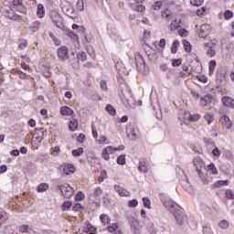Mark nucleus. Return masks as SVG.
I'll use <instances>...</instances> for the list:
<instances>
[{
	"label": "nucleus",
	"instance_id": "obj_1",
	"mask_svg": "<svg viewBox=\"0 0 234 234\" xmlns=\"http://www.w3.org/2000/svg\"><path fill=\"white\" fill-rule=\"evenodd\" d=\"M165 207L170 213H173L175 219L176 220L177 224L182 225L186 220V213L184 212V208L180 207L178 204L168 200L165 202Z\"/></svg>",
	"mask_w": 234,
	"mask_h": 234
},
{
	"label": "nucleus",
	"instance_id": "obj_2",
	"mask_svg": "<svg viewBox=\"0 0 234 234\" xmlns=\"http://www.w3.org/2000/svg\"><path fill=\"white\" fill-rule=\"evenodd\" d=\"M134 59L138 70H145L146 72H149V67H147V65L145 64V60L144 59L142 54L136 53L134 55Z\"/></svg>",
	"mask_w": 234,
	"mask_h": 234
},
{
	"label": "nucleus",
	"instance_id": "obj_3",
	"mask_svg": "<svg viewBox=\"0 0 234 234\" xmlns=\"http://www.w3.org/2000/svg\"><path fill=\"white\" fill-rule=\"evenodd\" d=\"M61 5L63 14L68 17H70V19H74L76 17V11L74 10V7H72L69 2H66V5H63V0H61Z\"/></svg>",
	"mask_w": 234,
	"mask_h": 234
},
{
	"label": "nucleus",
	"instance_id": "obj_4",
	"mask_svg": "<svg viewBox=\"0 0 234 234\" xmlns=\"http://www.w3.org/2000/svg\"><path fill=\"white\" fill-rule=\"evenodd\" d=\"M60 193L64 198H70L74 195V188L69 184H64L60 186Z\"/></svg>",
	"mask_w": 234,
	"mask_h": 234
},
{
	"label": "nucleus",
	"instance_id": "obj_5",
	"mask_svg": "<svg viewBox=\"0 0 234 234\" xmlns=\"http://www.w3.org/2000/svg\"><path fill=\"white\" fill-rule=\"evenodd\" d=\"M176 173L179 176V183L181 184V186H183V187L187 189V187H189V180L187 179V176L186 175V172H184L182 168L178 167V169L176 170Z\"/></svg>",
	"mask_w": 234,
	"mask_h": 234
},
{
	"label": "nucleus",
	"instance_id": "obj_6",
	"mask_svg": "<svg viewBox=\"0 0 234 234\" xmlns=\"http://www.w3.org/2000/svg\"><path fill=\"white\" fill-rule=\"evenodd\" d=\"M101 195H103V189L101 187H96L92 194L89 196V199L91 200V202H100L101 200Z\"/></svg>",
	"mask_w": 234,
	"mask_h": 234
},
{
	"label": "nucleus",
	"instance_id": "obj_7",
	"mask_svg": "<svg viewBox=\"0 0 234 234\" xmlns=\"http://www.w3.org/2000/svg\"><path fill=\"white\" fill-rule=\"evenodd\" d=\"M191 118V113L186 110H179L178 112V120H180L183 123L187 125L189 123V119Z\"/></svg>",
	"mask_w": 234,
	"mask_h": 234
},
{
	"label": "nucleus",
	"instance_id": "obj_8",
	"mask_svg": "<svg viewBox=\"0 0 234 234\" xmlns=\"http://www.w3.org/2000/svg\"><path fill=\"white\" fill-rule=\"evenodd\" d=\"M14 10L16 9H6L3 11V14L5 17H7V19H11L12 21H20L21 19V16L16 15V13H14Z\"/></svg>",
	"mask_w": 234,
	"mask_h": 234
},
{
	"label": "nucleus",
	"instance_id": "obj_9",
	"mask_svg": "<svg viewBox=\"0 0 234 234\" xmlns=\"http://www.w3.org/2000/svg\"><path fill=\"white\" fill-rule=\"evenodd\" d=\"M199 37H207L209 34H211V26L208 24H203L199 27Z\"/></svg>",
	"mask_w": 234,
	"mask_h": 234
},
{
	"label": "nucleus",
	"instance_id": "obj_10",
	"mask_svg": "<svg viewBox=\"0 0 234 234\" xmlns=\"http://www.w3.org/2000/svg\"><path fill=\"white\" fill-rule=\"evenodd\" d=\"M126 134L129 140L134 141L136 140V138H138V136L136 135V130L134 129V126H133L132 124H127Z\"/></svg>",
	"mask_w": 234,
	"mask_h": 234
},
{
	"label": "nucleus",
	"instance_id": "obj_11",
	"mask_svg": "<svg viewBox=\"0 0 234 234\" xmlns=\"http://www.w3.org/2000/svg\"><path fill=\"white\" fill-rule=\"evenodd\" d=\"M125 217L128 220V224L130 226H133V224H136V217L134 216V211L129 209L125 211Z\"/></svg>",
	"mask_w": 234,
	"mask_h": 234
},
{
	"label": "nucleus",
	"instance_id": "obj_12",
	"mask_svg": "<svg viewBox=\"0 0 234 234\" xmlns=\"http://www.w3.org/2000/svg\"><path fill=\"white\" fill-rule=\"evenodd\" d=\"M61 30L64 34H66V36H69V37H70L71 39H75L78 41V39H80V37H78V34L74 33V31L70 30L69 27L63 26L61 27Z\"/></svg>",
	"mask_w": 234,
	"mask_h": 234
},
{
	"label": "nucleus",
	"instance_id": "obj_13",
	"mask_svg": "<svg viewBox=\"0 0 234 234\" xmlns=\"http://www.w3.org/2000/svg\"><path fill=\"white\" fill-rule=\"evenodd\" d=\"M113 189H114V191H116V193H118L120 195V197H129V195H131L129 190L123 188L120 185H115L113 186Z\"/></svg>",
	"mask_w": 234,
	"mask_h": 234
},
{
	"label": "nucleus",
	"instance_id": "obj_14",
	"mask_svg": "<svg viewBox=\"0 0 234 234\" xmlns=\"http://www.w3.org/2000/svg\"><path fill=\"white\" fill-rule=\"evenodd\" d=\"M221 101L225 107L234 109V99L229 96L222 97Z\"/></svg>",
	"mask_w": 234,
	"mask_h": 234
},
{
	"label": "nucleus",
	"instance_id": "obj_15",
	"mask_svg": "<svg viewBox=\"0 0 234 234\" xmlns=\"http://www.w3.org/2000/svg\"><path fill=\"white\" fill-rule=\"evenodd\" d=\"M220 123L225 127V129H231V120H229V117L223 115L219 118Z\"/></svg>",
	"mask_w": 234,
	"mask_h": 234
},
{
	"label": "nucleus",
	"instance_id": "obj_16",
	"mask_svg": "<svg viewBox=\"0 0 234 234\" xmlns=\"http://www.w3.org/2000/svg\"><path fill=\"white\" fill-rule=\"evenodd\" d=\"M63 173L64 175H73V173H76V166L72 164L64 165Z\"/></svg>",
	"mask_w": 234,
	"mask_h": 234
},
{
	"label": "nucleus",
	"instance_id": "obj_17",
	"mask_svg": "<svg viewBox=\"0 0 234 234\" xmlns=\"http://www.w3.org/2000/svg\"><path fill=\"white\" fill-rule=\"evenodd\" d=\"M49 17L56 27H59L58 25L59 23V13L57 10L50 11Z\"/></svg>",
	"mask_w": 234,
	"mask_h": 234
},
{
	"label": "nucleus",
	"instance_id": "obj_18",
	"mask_svg": "<svg viewBox=\"0 0 234 234\" xmlns=\"http://www.w3.org/2000/svg\"><path fill=\"white\" fill-rule=\"evenodd\" d=\"M59 58L60 59H62V61H65L67 59H69V48H67V47L62 46L59 48Z\"/></svg>",
	"mask_w": 234,
	"mask_h": 234
},
{
	"label": "nucleus",
	"instance_id": "obj_19",
	"mask_svg": "<svg viewBox=\"0 0 234 234\" xmlns=\"http://www.w3.org/2000/svg\"><path fill=\"white\" fill-rule=\"evenodd\" d=\"M23 6V0H13L11 8L12 10H18L21 14H25V11L19 10V7Z\"/></svg>",
	"mask_w": 234,
	"mask_h": 234
},
{
	"label": "nucleus",
	"instance_id": "obj_20",
	"mask_svg": "<svg viewBox=\"0 0 234 234\" xmlns=\"http://www.w3.org/2000/svg\"><path fill=\"white\" fill-rule=\"evenodd\" d=\"M12 74H17V76H19L20 80H28V75L25 72H23L21 69H13L11 70Z\"/></svg>",
	"mask_w": 234,
	"mask_h": 234
},
{
	"label": "nucleus",
	"instance_id": "obj_21",
	"mask_svg": "<svg viewBox=\"0 0 234 234\" xmlns=\"http://www.w3.org/2000/svg\"><path fill=\"white\" fill-rule=\"evenodd\" d=\"M60 113L62 116H72V114H74V111L69 106H63L60 109Z\"/></svg>",
	"mask_w": 234,
	"mask_h": 234
},
{
	"label": "nucleus",
	"instance_id": "obj_22",
	"mask_svg": "<svg viewBox=\"0 0 234 234\" xmlns=\"http://www.w3.org/2000/svg\"><path fill=\"white\" fill-rule=\"evenodd\" d=\"M112 146H108L102 150V158L104 160H110L111 156L109 154H112Z\"/></svg>",
	"mask_w": 234,
	"mask_h": 234
},
{
	"label": "nucleus",
	"instance_id": "obj_23",
	"mask_svg": "<svg viewBox=\"0 0 234 234\" xmlns=\"http://www.w3.org/2000/svg\"><path fill=\"white\" fill-rule=\"evenodd\" d=\"M146 162L145 159H140L139 160V166H138V170L141 173H147V165H146Z\"/></svg>",
	"mask_w": 234,
	"mask_h": 234
},
{
	"label": "nucleus",
	"instance_id": "obj_24",
	"mask_svg": "<svg viewBox=\"0 0 234 234\" xmlns=\"http://www.w3.org/2000/svg\"><path fill=\"white\" fill-rule=\"evenodd\" d=\"M37 16L40 19H43V17H45V6L43 5V4H38L37 5Z\"/></svg>",
	"mask_w": 234,
	"mask_h": 234
},
{
	"label": "nucleus",
	"instance_id": "obj_25",
	"mask_svg": "<svg viewBox=\"0 0 234 234\" xmlns=\"http://www.w3.org/2000/svg\"><path fill=\"white\" fill-rule=\"evenodd\" d=\"M17 229L20 233H30V231H32V228H30L27 224H22L18 226Z\"/></svg>",
	"mask_w": 234,
	"mask_h": 234
},
{
	"label": "nucleus",
	"instance_id": "obj_26",
	"mask_svg": "<svg viewBox=\"0 0 234 234\" xmlns=\"http://www.w3.org/2000/svg\"><path fill=\"white\" fill-rule=\"evenodd\" d=\"M48 187H50V186H48V183H41L37 185V193H45V191H48Z\"/></svg>",
	"mask_w": 234,
	"mask_h": 234
},
{
	"label": "nucleus",
	"instance_id": "obj_27",
	"mask_svg": "<svg viewBox=\"0 0 234 234\" xmlns=\"http://www.w3.org/2000/svg\"><path fill=\"white\" fill-rule=\"evenodd\" d=\"M69 131H77L78 130V119H72L69 123Z\"/></svg>",
	"mask_w": 234,
	"mask_h": 234
},
{
	"label": "nucleus",
	"instance_id": "obj_28",
	"mask_svg": "<svg viewBox=\"0 0 234 234\" xmlns=\"http://www.w3.org/2000/svg\"><path fill=\"white\" fill-rule=\"evenodd\" d=\"M77 59L78 62L81 61L82 63L84 61H87V53L84 51H80L79 53H77Z\"/></svg>",
	"mask_w": 234,
	"mask_h": 234
},
{
	"label": "nucleus",
	"instance_id": "obj_29",
	"mask_svg": "<svg viewBox=\"0 0 234 234\" xmlns=\"http://www.w3.org/2000/svg\"><path fill=\"white\" fill-rule=\"evenodd\" d=\"M30 30H32V32H37V30H39V28H41V22L39 21H35L32 23V25L29 27Z\"/></svg>",
	"mask_w": 234,
	"mask_h": 234
},
{
	"label": "nucleus",
	"instance_id": "obj_30",
	"mask_svg": "<svg viewBox=\"0 0 234 234\" xmlns=\"http://www.w3.org/2000/svg\"><path fill=\"white\" fill-rule=\"evenodd\" d=\"M209 103H211V96L209 95H205L202 99H201V105L203 107H206L207 105H209Z\"/></svg>",
	"mask_w": 234,
	"mask_h": 234
},
{
	"label": "nucleus",
	"instance_id": "obj_31",
	"mask_svg": "<svg viewBox=\"0 0 234 234\" xmlns=\"http://www.w3.org/2000/svg\"><path fill=\"white\" fill-rule=\"evenodd\" d=\"M8 218V213L6 211L0 209V226L4 222H6V219Z\"/></svg>",
	"mask_w": 234,
	"mask_h": 234
},
{
	"label": "nucleus",
	"instance_id": "obj_32",
	"mask_svg": "<svg viewBox=\"0 0 234 234\" xmlns=\"http://www.w3.org/2000/svg\"><path fill=\"white\" fill-rule=\"evenodd\" d=\"M208 65H209V76H213V74L215 73V69H217V61L210 60Z\"/></svg>",
	"mask_w": 234,
	"mask_h": 234
},
{
	"label": "nucleus",
	"instance_id": "obj_33",
	"mask_svg": "<svg viewBox=\"0 0 234 234\" xmlns=\"http://www.w3.org/2000/svg\"><path fill=\"white\" fill-rule=\"evenodd\" d=\"M194 166L196 167L197 171L198 169H204V161H202V159L194 160Z\"/></svg>",
	"mask_w": 234,
	"mask_h": 234
},
{
	"label": "nucleus",
	"instance_id": "obj_34",
	"mask_svg": "<svg viewBox=\"0 0 234 234\" xmlns=\"http://www.w3.org/2000/svg\"><path fill=\"white\" fill-rule=\"evenodd\" d=\"M42 74L45 76V78H50L52 76V73L50 72V68L47 66H42Z\"/></svg>",
	"mask_w": 234,
	"mask_h": 234
},
{
	"label": "nucleus",
	"instance_id": "obj_35",
	"mask_svg": "<svg viewBox=\"0 0 234 234\" xmlns=\"http://www.w3.org/2000/svg\"><path fill=\"white\" fill-rule=\"evenodd\" d=\"M178 47H180V41L175 40L172 44L171 53L176 54V52L178 51Z\"/></svg>",
	"mask_w": 234,
	"mask_h": 234
},
{
	"label": "nucleus",
	"instance_id": "obj_36",
	"mask_svg": "<svg viewBox=\"0 0 234 234\" xmlns=\"http://www.w3.org/2000/svg\"><path fill=\"white\" fill-rule=\"evenodd\" d=\"M178 28H180V24L177 23V20H173L170 24L171 32H176Z\"/></svg>",
	"mask_w": 234,
	"mask_h": 234
},
{
	"label": "nucleus",
	"instance_id": "obj_37",
	"mask_svg": "<svg viewBox=\"0 0 234 234\" xmlns=\"http://www.w3.org/2000/svg\"><path fill=\"white\" fill-rule=\"evenodd\" d=\"M81 200H85V194H83L81 191H79L75 195V202H81Z\"/></svg>",
	"mask_w": 234,
	"mask_h": 234
},
{
	"label": "nucleus",
	"instance_id": "obj_38",
	"mask_svg": "<svg viewBox=\"0 0 234 234\" xmlns=\"http://www.w3.org/2000/svg\"><path fill=\"white\" fill-rule=\"evenodd\" d=\"M70 207H72L71 201H65L61 206L62 211H69V209H70Z\"/></svg>",
	"mask_w": 234,
	"mask_h": 234
},
{
	"label": "nucleus",
	"instance_id": "obj_39",
	"mask_svg": "<svg viewBox=\"0 0 234 234\" xmlns=\"http://www.w3.org/2000/svg\"><path fill=\"white\" fill-rule=\"evenodd\" d=\"M77 10H80V12H83L85 10V4L83 3V0H78L76 4Z\"/></svg>",
	"mask_w": 234,
	"mask_h": 234
},
{
	"label": "nucleus",
	"instance_id": "obj_40",
	"mask_svg": "<svg viewBox=\"0 0 234 234\" xmlns=\"http://www.w3.org/2000/svg\"><path fill=\"white\" fill-rule=\"evenodd\" d=\"M100 219L102 224H109V222H111V218H109L107 214H101Z\"/></svg>",
	"mask_w": 234,
	"mask_h": 234
},
{
	"label": "nucleus",
	"instance_id": "obj_41",
	"mask_svg": "<svg viewBox=\"0 0 234 234\" xmlns=\"http://www.w3.org/2000/svg\"><path fill=\"white\" fill-rule=\"evenodd\" d=\"M106 111L111 116H114L116 114V109L111 104L106 106Z\"/></svg>",
	"mask_w": 234,
	"mask_h": 234
},
{
	"label": "nucleus",
	"instance_id": "obj_42",
	"mask_svg": "<svg viewBox=\"0 0 234 234\" xmlns=\"http://www.w3.org/2000/svg\"><path fill=\"white\" fill-rule=\"evenodd\" d=\"M206 122H207V125H211L213 123V121L215 120V117H213L210 113H207L204 116Z\"/></svg>",
	"mask_w": 234,
	"mask_h": 234
},
{
	"label": "nucleus",
	"instance_id": "obj_43",
	"mask_svg": "<svg viewBox=\"0 0 234 234\" xmlns=\"http://www.w3.org/2000/svg\"><path fill=\"white\" fill-rule=\"evenodd\" d=\"M71 154L73 156H81V154H83V147L72 150Z\"/></svg>",
	"mask_w": 234,
	"mask_h": 234
},
{
	"label": "nucleus",
	"instance_id": "obj_44",
	"mask_svg": "<svg viewBox=\"0 0 234 234\" xmlns=\"http://www.w3.org/2000/svg\"><path fill=\"white\" fill-rule=\"evenodd\" d=\"M151 105H152L154 111L160 109V103L158 102L157 98L154 99V101H153V99H151Z\"/></svg>",
	"mask_w": 234,
	"mask_h": 234
},
{
	"label": "nucleus",
	"instance_id": "obj_45",
	"mask_svg": "<svg viewBox=\"0 0 234 234\" xmlns=\"http://www.w3.org/2000/svg\"><path fill=\"white\" fill-rule=\"evenodd\" d=\"M226 198H229V200H234V193L233 190L228 189L225 192Z\"/></svg>",
	"mask_w": 234,
	"mask_h": 234
},
{
	"label": "nucleus",
	"instance_id": "obj_46",
	"mask_svg": "<svg viewBox=\"0 0 234 234\" xmlns=\"http://www.w3.org/2000/svg\"><path fill=\"white\" fill-rule=\"evenodd\" d=\"M81 209H84V207L81 206L80 203H77L72 207V211H75V213H80Z\"/></svg>",
	"mask_w": 234,
	"mask_h": 234
},
{
	"label": "nucleus",
	"instance_id": "obj_47",
	"mask_svg": "<svg viewBox=\"0 0 234 234\" xmlns=\"http://www.w3.org/2000/svg\"><path fill=\"white\" fill-rule=\"evenodd\" d=\"M190 5L193 6H202L204 5V0H190Z\"/></svg>",
	"mask_w": 234,
	"mask_h": 234
},
{
	"label": "nucleus",
	"instance_id": "obj_48",
	"mask_svg": "<svg viewBox=\"0 0 234 234\" xmlns=\"http://www.w3.org/2000/svg\"><path fill=\"white\" fill-rule=\"evenodd\" d=\"M117 164L119 165H125V155L121 154L117 157Z\"/></svg>",
	"mask_w": 234,
	"mask_h": 234
},
{
	"label": "nucleus",
	"instance_id": "obj_49",
	"mask_svg": "<svg viewBox=\"0 0 234 234\" xmlns=\"http://www.w3.org/2000/svg\"><path fill=\"white\" fill-rule=\"evenodd\" d=\"M143 202L144 207H146L147 209H151V200L149 199V197H143Z\"/></svg>",
	"mask_w": 234,
	"mask_h": 234
},
{
	"label": "nucleus",
	"instance_id": "obj_50",
	"mask_svg": "<svg viewBox=\"0 0 234 234\" xmlns=\"http://www.w3.org/2000/svg\"><path fill=\"white\" fill-rule=\"evenodd\" d=\"M208 170L211 171L212 175H218V170H217V167L215 166V164L208 165Z\"/></svg>",
	"mask_w": 234,
	"mask_h": 234
},
{
	"label": "nucleus",
	"instance_id": "obj_51",
	"mask_svg": "<svg viewBox=\"0 0 234 234\" xmlns=\"http://www.w3.org/2000/svg\"><path fill=\"white\" fill-rule=\"evenodd\" d=\"M189 120V123H191V122H198V120H200V115L198 113L196 114H190V118H188Z\"/></svg>",
	"mask_w": 234,
	"mask_h": 234
},
{
	"label": "nucleus",
	"instance_id": "obj_52",
	"mask_svg": "<svg viewBox=\"0 0 234 234\" xmlns=\"http://www.w3.org/2000/svg\"><path fill=\"white\" fill-rule=\"evenodd\" d=\"M147 231H148V233H150V234H156V233H157L156 228H154V224H150V225L147 227Z\"/></svg>",
	"mask_w": 234,
	"mask_h": 234
},
{
	"label": "nucleus",
	"instance_id": "obj_53",
	"mask_svg": "<svg viewBox=\"0 0 234 234\" xmlns=\"http://www.w3.org/2000/svg\"><path fill=\"white\" fill-rule=\"evenodd\" d=\"M217 54V52L213 49V47L208 48L207 50V56L208 58H214V56Z\"/></svg>",
	"mask_w": 234,
	"mask_h": 234
},
{
	"label": "nucleus",
	"instance_id": "obj_54",
	"mask_svg": "<svg viewBox=\"0 0 234 234\" xmlns=\"http://www.w3.org/2000/svg\"><path fill=\"white\" fill-rule=\"evenodd\" d=\"M219 228H221V229H228V228H229V223H228L226 220H221L218 223Z\"/></svg>",
	"mask_w": 234,
	"mask_h": 234
},
{
	"label": "nucleus",
	"instance_id": "obj_55",
	"mask_svg": "<svg viewBox=\"0 0 234 234\" xmlns=\"http://www.w3.org/2000/svg\"><path fill=\"white\" fill-rule=\"evenodd\" d=\"M184 48L186 52H191V44L187 40L183 41Z\"/></svg>",
	"mask_w": 234,
	"mask_h": 234
},
{
	"label": "nucleus",
	"instance_id": "obj_56",
	"mask_svg": "<svg viewBox=\"0 0 234 234\" xmlns=\"http://www.w3.org/2000/svg\"><path fill=\"white\" fill-rule=\"evenodd\" d=\"M224 17H225V19L228 21V20H229V19H231V17H233V11H231V10H227V11H225V13H224Z\"/></svg>",
	"mask_w": 234,
	"mask_h": 234
},
{
	"label": "nucleus",
	"instance_id": "obj_57",
	"mask_svg": "<svg viewBox=\"0 0 234 234\" xmlns=\"http://www.w3.org/2000/svg\"><path fill=\"white\" fill-rule=\"evenodd\" d=\"M50 154H51L53 156H58V154H59V146L52 147V148L50 149Z\"/></svg>",
	"mask_w": 234,
	"mask_h": 234
},
{
	"label": "nucleus",
	"instance_id": "obj_58",
	"mask_svg": "<svg viewBox=\"0 0 234 234\" xmlns=\"http://www.w3.org/2000/svg\"><path fill=\"white\" fill-rule=\"evenodd\" d=\"M182 65V58H175L172 60V67H180Z\"/></svg>",
	"mask_w": 234,
	"mask_h": 234
},
{
	"label": "nucleus",
	"instance_id": "obj_59",
	"mask_svg": "<svg viewBox=\"0 0 234 234\" xmlns=\"http://www.w3.org/2000/svg\"><path fill=\"white\" fill-rule=\"evenodd\" d=\"M162 17H164V19H169L171 17V11L169 9L163 11Z\"/></svg>",
	"mask_w": 234,
	"mask_h": 234
},
{
	"label": "nucleus",
	"instance_id": "obj_60",
	"mask_svg": "<svg viewBox=\"0 0 234 234\" xmlns=\"http://www.w3.org/2000/svg\"><path fill=\"white\" fill-rule=\"evenodd\" d=\"M162 8V1H157L152 5L153 10H160Z\"/></svg>",
	"mask_w": 234,
	"mask_h": 234
},
{
	"label": "nucleus",
	"instance_id": "obj_61",
	"mask_svg": "<svg viewBox=\"0 0 234 234\" xmlns=\"http://www.w3.org/2000/svg\"><path fill=\"white\" fill-rule=\"evenodd\" d=\"M91 133L92 136L95 140H98V130L96 129V126L94 124H91Z\"/></svg>",
	"mask_w": 234,
	"mask_h": 234
},
{
	"label": "nucleus",
	"instance_id": "obj_62",
	"mask_svg": "<svg viewBox=\"0 0 234 234\" xmlns=\"http://www.w3.org/2000/svg\"><path fill=\"white\" fill-rule=\"evenodd\" d=\"M136 206H138V200L136 199H133L128 202L129 207H136Z\"/></svg>",
	"mask_w": 234,
	"mask_h": 234
},
{
	"label": "nucleus",
	"instance_id": "obj_63",
	"mask_svg": "<svg viewBox=\"0 0 234 234\" xmlns=\"http://www.w3.org/2000/svg\"><path fill=\"white\" fill-rule=\"evenodd\" d=\"M130 228H131L133 233H134V234H141L140 233V229L136 228V224L130 225Z\"/></svg>",
	"mask_w": 234,
	"mask_h": 234
},
{
	"label": "nucleus",
	"instance_id": "obj_64",
	"mask_svg": "<svg viewBox=\"0 0 234 234\" xmlns=\"http://www.w3.org/2000/svg\"><path fill=\"white\" fill-rule=\"evenodd\" d=\"M203 233L204 234H213V231L211 230V227H204Z\"/></svg>",
	"mask_w": 234,
	"mask_h": 234
}]
</instances>
